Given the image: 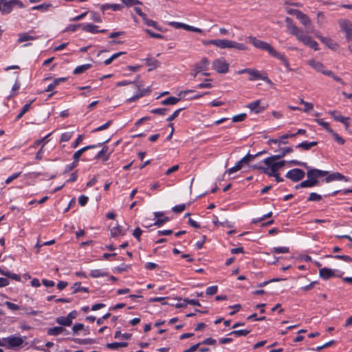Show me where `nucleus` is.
<instances>
[{"label":"nucleus","mask_w":352,"mask_h":352,"mask_svg":"<svg viewBox=\"0 0 352 352\" xmlns=\"http://www.w3.org/2000/svg\"><path fill=\"white\" fill-rule=\"evenodd\" d=\"M247 38L249 41V42L251 43L255 47L260 50L267 51L270 55L280 60L285 65L287 71L292 70V69L290 67L289 63L287 58L285 56V55L276 51L274 47L271 46L270 44H269L267 42L259 40L252 36H250Z\"/></svg>","instance_id":"obj_1"},{"label":"nucleus","mask_w":352,"mask_h":352,"mask_svg":"<svg viewBox=\"0 0 352 352\" xmlns=\"http://www.w3.org/2000/svg\"><path fill=\"white\" fill-rule=\"evenodd\" d=\"M279 160L278 156L272 155L265 158L263 162L267 166L266 175L268 176L273 175L276 173L279 169L285 165V161L281 160L276 162L275 161Z\"/></svg>","instance_id":"obj_2"},{"label":"nucleus","mask_w":352,"mask_h":352,"mask_svg":"<svg viewBox=\"0 0 352 352\" xmlns=\"http://www.w3.org/2000/svg\"><path fill=\"white\" fill-rule=\"evenodd\" d=\"M239 74H248L250 75L249 80L254 81L256 80H262L268 85H272V81L267 77L265 72L258 71L255 69L245 68L237 72Z\"/></svg>","instance_id":"obj_3"},{"label":"nucleus","mask_w":352,"mask_h":352,"mask_svg":"<svg viewBox=\"0 0 352 352\" xmlns=\"http://www.w3.org/2000/svg\"><path fill=\"white\" fill-rule=\"evenodd\" d=\"M289 163L291 165H293V166H302V167L305 168L307 170V178H309L310 180L313 181V182H314L316 184L318 185L319 181L318 179L319 178V177H318V174L317 173V168H311L310 166H309L307 165V164L306 162H300L296 160H291L289 162Z\"/></svg>","instance_id":"obj_4"},{"label":"nucleus","mask_w":352,"mask_h":352,"mask_svg":"<svg viewBox=\"0 0 352 352\" xmlns=\"http://www.w3.org/2000/svg\"><path fill=\"white\" fill-rule=\"evenodd\" d=\"M338 24L341 31L345 34L347 42H352V22L348 19H340Z\"/></svg>","instance_id":"obj_5"},{"label":"nucleus","mask_w":352,"mask_h":352,"mask_svg":"<svg viewBox=\"0 0 352 352\" xmlns=\"http://www.w3.org/2000/svg\"><path fill=\"white\" fill-rule=\"evenodd\" d=\"M209 64V60L206 57H203L199 63L195 64L194 67L191 69L190 75L193 76V78H196L199 72H205L208 69Z\"/></svg>","instance_id":"obj_6"},{"label":"nucleus","mask_w":352,"mask_h":352,"mask_svg":"<svg viewBox=\"0 0 352 352\" xmlns=\"http://www.w3.org/2000/svg\"><path fill=\"white\" fill-rule=\"evenodd\" d=\"M212 68L217 73L226 74L229 71V63L223 58H217L212 62Z\"/></svg>","instance_id":"obj_7"},{"label":"nucleus","mask_w":352,"mask_h":352,"mask_svg":"<svg viewBox=\"0 0 352 352\" xmlns=\"http://www.w3.org/2000/svg\"><path fill=\"white\" fill-rule=\"evenodd\" d=\"M305 175V173L300 168H294L289 170L285 175V177L292 182H297L302 180Z\"/></svg>","instance_id":"obj_8"},{"label":"nucleus","mask_w":352,"mask_h":352,"mask_svg":"<svg viewBox=\"0 0 352 352\" xmlns=\"http://www.w3.org/2000/svg\"><path fill=\"white\" fill-rule=\"evenodd\" d=\"M109 141V139L104 141L103 142H100V143H98V144H93V145H89V146H86L85 147H82L80 149L78 150L77 151H76L74 155H73V160L78 162H79V159L80 157H81L82 154L85 152L87 150H89V149H92V148H95L96 147H98V146H100L104 144H106L107 142H108Z\"/></svg>","instance_id":"obj_9"},{"label":"nucleus","mask_w":352,"mask_h":352,"mask_svg":"<svg viewBox=\"0 0 352 352\" xmlns=\"http://www.w3.org/2000/svg\"><path fill=\"white\" fill-rule=\"evenodd\" d=\"M297 39L300 41L304 45L309 46L316 51L318 50V43L313 40L311 36L305 34L304 32H302Z\"/></svg>","instance_id":"obj_10"},{"label":"nucleus","mask_w":352,"mask_h":352,"mask_svg":"<svg viewBox=\"0 0 352 352\" xmlns=\"http://www.w3.org/2000/svg\"><path fill=\"white\" fill-rule=\"evenodd\" d=\"M252 160V157H251V154L248 153L245 156H244L241 160H239L234 166L227 170V173L228 174H232L241 169L243 165L244 164H248L249 162Z\"/></svg>","instance_id":"obj_11"},{"label":"nucleus","mask_w":352,"mask_h":352,"mask_svg":"<svg viewBox=\"0 0 352 352\" xmlns=\"http://www.w3.org/2000/svg\"><path fill=\"white\" fill-rule=\"evenodd\" d=\"M285 23L287 29L290 31V33L293 35H295L297 38L303 32L302 29L298 28L296 25L294 24L293 20L291 18L286 17Z\"/></svg>","instance_id":"obj_12"},{"label":"nucleus","mask_w":352,"mask_h":352,"mask_svg":"<svg viewBox=\"0 0 352 352\" xmlns=\"http://www.w3.org/2000/svg\"><path fill=\"white\" fill-rule=\"evenodd\" d=\"M341 180L348 182L350 181V178L344 176V175L341 174L340 173L334 172L331 174L328 175L324 179V181L327 183H329V182H331L333 181H341Z\"/></svg>","instance_id":"obj_13"},{"label":"nucleus","mask_w":352,"mask_h":352,"mask_svg":"<svg viewBox=\"0 0 352 352\" xmlns=\"http://www.w3.org/2000/svg\"><path fill=\"white\" fill-rule=\"evenodd\" d=\"M289 138H294V135H293V133H287L280 136L279 138H278V139H270L267 142V144L268 145H272V144H278V146H279L280 144H287L288 142L287 141H285L284 140Z\"/></svg>","instance_id":"obj_14"},{"label":"nucleus","mask_w":352,"mask_h":352,"mask_svg":"<svg viewBox=\"0 0 352 352\" xmlns=\"http://www.w3.org/2000/svg\"><path fill=\"white\" fill-rule=\"evenodd\" d=\"M154 216L157 219L153 225L157 227H161L164 223L170 221V218L168 217H164V214L162 212H154Z\"/></svg>","instance_id":"obj_15"},{"label":"nucleus","mask_w":352,"mask_h":352,"mask_svg":"<svg viewBox=\"0 0 352 352\" xmlns=\"http://www.w3.org/2000/svg\"><path fill=\"white\" fill-rule=\"evenodd\" d=\"M138 88V90L140 91V92L137 94H135L133 95L132 97L129 98V99H127V102H134L135 100H137L138 99L147 95L148 94H149L151 92V89L150 87H147L146 89H140V86L141 85H136Z\"/></svg>","instance_id":"obj_16"},{"label":"nucleus","mask_w":352,"mask_h":352,"mask_svg":"<svg viewBox=\"0 0 352 352\" xmlns=\"http://www.w3.org/2000/svg\"><path fill=\"white\" fill-rule=\"evenodd\" d=\"M319 274H320V276L322 278H323L324 280H328L333 276H336V274H334L333 270H332L331 269H329V268H327V267H323V268L320 269ZM336 276L341 277L342 275H339V276L336 275Z\"/></svg>","instance_id":"obj_17"},{"label":"nucleus","mask_w":352,"mask_h":352,"mask_svg":"<svg viewBox=\"0 0 352 352\" xmlns=\"http://www.w3.org/2000/svg\"><path fill=\"white\" fill-rule=\"evenodd\" d=\"M210 43L221 49L230 48L231 46V41L227 39H212Z\"/></svg>","instance_id":"obj_18"},{"label":"nucleus","mask_w":352,"mask_h":352,"mask_svg":"<svg viewBox=\"0 0 352 352\" xmlns=\"http://www.w3.org/2000/svg\"><path fill=\"white\" fill-rule=\"evenodd\" d=\"M260 102H261L259 100H255L252 102L249 103L247 105V107L249 108L251 110V111H253L256 113H260L263 112L265 109V107L259 106Z\"/></svg>","instance_id":"obj_19"},{"label":"nucleus","mask_w":352,"mask_h":352,"mask_svg":"<svg viewBox=\"0 0 352 352\" xmlns=\"http://www.w3.org/2000/svg\"><path fill=\"white\" fill-rule=\"evenodd\" d=\"M9 344H10V349H14L16 347L20 346L23 342V340L21 337H16L14 336H9Z\"/></svg>","instance_id":"obj_20"},{"label":"nucleus","mask_w":352,"mask_h":352,"mask_svg":"<svg viewBox=\"0 0 352 352\" xmlns=\"http://www.w3.org/2000/svg\"><path fill=\"white\" fill-rule=\"evenodd\" d=\"M308 65L316 69L317 72H320L323 74V72H327V69H324V65L317 60H308Z\"/></svg>","instance_id":"obj_21"},{"label":"nucleus","mask_w":352,"mask_h":352,"mask_svg":"<svg viewBox=\"0 0 352 352\" xmlns=\"http://www.w3.org/2000/svg\"><path fill=\"white\" fill-rule=\"evenodd\" d=\"M109 151V147L107 146H103L101 151H100L97 155L95 156L94 159L98 160L100 158H103L104 161H107L109 159L111 153H107Z\"/></svg>","instance_id":"obj_22"},{"label":"nucleus","mask_w":352,"mask_h":352,"mask_svg":"<svg viewBox=\"0 0 352 352\" xmlns=\"http://www.w3.org/2000/svg\"><path fill=\"white\" fill-rule=\"evenodd\" d=\"M272 149L274 150V152H277L276 155H274V156H278V159L283 157L287 153H292L293 148L292 147H285V148H279L278 149H275L272 147Z\"/></svg>","instance_id":"obj_23"},{"label":"nucleus","mask_w":352,"mask_h":352,"mask_svg":"<svg viewBox=\"0 0 352 352\" xmlns=\"http://www.w3.org/2000/svg\"><path fill=\"white\" fill-rule=\"evenodd\" d=\"M318 145V142L313 141V142H307V141H303L301 143H299L296 146V148H301L304 151H308L311 147L315 146Z\"/></svg>","instance_id":"obj_24"},{"label":"nucleus","mask_w":352,"mask_h":352,"mask_svg":"<svg viewBox=\"0 0 352 352\" xmlns=\"http://www.w3.org/2000/svg\"><path fill=\"white\" fill-rule=\"evenodd\" d=\"M318 38L330 49L334 50L337 47V43L330 38L322 36H318Z\"/></svg>","instance_id":"obj_25"},{"label":"nucleus","mask_w":352,"mask_h":352,"mask_svg":"<svg viewBox=\"0 0 352 352\" xmlns=\"http://www.w3.org/2000/svg\"><path fill=\"white\" fill-rule=\"evenodd\" d=\"M146 65L149 66L150 68L148 69V72L152 71L155 68L159 66L160 62L158 60L154 58H146L145 59Z\"/></svg>","instance_id":"obj_26"},{"label":"nucleus","mask_w":352,"mask_h":352,"mask_svg":"<svg viewBox=\"0 0 352 352\" xmlns=\"http://www.w3.org/2000/svg\"><path fill=\"white\" fill-rule=\"evenodd\" d=\"M66 80L67 78L64 77L55 78L54 81L47 86V87L45 89V91H52L58 85Z\"/></svg>","instance_id":"obj_27"},{"label":"nucleus","mask_w":352,"mask_h":352,"mask_svg":"<svg viewBox=\"0 0 352 352\" xmlns=\"http://www.w3.org/2000/svg\"><path fill=\"white\" fill-rule=\"evenodd\" d=\"M65 331L63 327H54L47 329V335L49 336H58Z\"/></svg>","instance_id":"obj_28"},{"label":"nucleus","mask_w":352,"mask_h":352,"mask_svg":"<svg viewBox=\"0 0 352 352\" xmlns=\"http://www.w3.org/2000/svg\"><path fill=\"white\" fill-rule=\"evenodd\" d=\"M81 283L80 282H76L72 287V289H73V294H76L80 292H89V289L88 287H81Z\"/></svg>","instance_id":"obj_29"},{"label":"nucleus","mask_w":352,"mask_h":352,"mask_svg":"<svg viewBox=\"0 0 352 352\" xmlns=\"http://www.w3.org/2000/svg\"><path fill=\"white\" fill-rule=\"evenodd\" d=\"M109 275L108 272L103 270H92L90 272V276L92 278L104 277Z\"/></svg>","instance_id":"obj_30"},{"label":"nucleus","mask_w":352,"mask_h":352,"mask_svg":"<svg viewBox=\"0 0 352 352\" xmlns=\"http://www.w3.org/2000/svg\"><path fill=\"white\" fill-rule=\"evenodd\" d=\"M56 322L62 325L65 327H69L72 324V321L69 320L67 317L65 316H60L56 318Z\"/></svg>","instance_id":"obj_31"},{"label":"nucleus","mask_w":352,"mask_h":352,"mask_svg":"<svg viewBox=\"0 0 352 352\" xmlns=\"http://www.w3.org/2000/svg\"><path fill=\"white\" fill-rule=\"evenodd\" d=\"M91 67V64H85L82 65L77 66L74 72V74H80L87 71V69H90Z\"/></svg>","instance_id":"obj_32"},{"label":"nucleus","mask_w":352,"mask_h":352,"mask_svg":"<svg viewBox=\"0 0 352 352\" xmlns=\"http://www.w3.org/2000/svg\"><path fill=\"white\" fill-rule=\"evenodd\" d=\"M98 26L92 23L82 25V30L87 32L96 34L98 32Z\"/></svg>","instance_id":"obj_33"},{"label":"nucleus","mask_w":352,"mask_h":352,"mask_svg":"<svg viewBox=\"0 0 352 352\" xmlns=\"http://www.w3.org/2000/svg\"><path fill=\"white\" fill-rule=\"evenodd\" d=\"M297 19L301 22L305 27H309L311 25V20L309 18L302 12L300 13Z\"/></svg>","instance_id":"obj_34"},{"label":"nucleus","mask_w":352,"mask_h":352,"mask_svg":"<svg viewBox=\"0 0 352 352\" xmlns=\"http://www.w3.org/2000/svg\"><path fill=\"white\" fill-rule=\"evenodd\" d=\"M329 114L331 116V117L334 119V120L340 122H344L346 120V117H344L340 113L336 111H329L328 112Z\"/></svg>","instance_id":"obj_35"},{"label":"nucleus","mask_w":352,"mask_h":352,"mask_svg":"<svg viewBox=\"0 0 352 352\" xmlns=\"http://www.w3.org/2000/svg\"><path fill=\"white\" fill-rule=\"evenodd\" d=\"M2 13L3 14H9L12 10V3L11 0L8 1L2 2Z\"/></svg>","instance_id":"obj_36"},{"label":"nucleus","mask_w":352,"mask_h":352,"mask_svg":"<svg viewBox=\"0 0 352 352\" xmlns=\"http://www.w3.org/2000/svg\"><path fill=\"white\" fill-rule=\"evenodd\" d=\"M125 233L123 232L122 227L117 226L111 229V235L112 237H116L119 235H124Z\"/></svg>","instance_id":"obj_37"},{"label":"nucleus","mask_w":352,"mask_h":352,"mask_svg":"<svg viewBox=\"0 0 352 352\" xmlns=\"http://www.w3.org/2000/svg\"><path fill=\"white\" fill-rule=\"evenodd\" d=\"M251 332L250 329H239L232 331L229 335H234L235 337L246 336Z\"/></svg>","instance_id":"obj_38"},{"label":"nucleus","mask_w":352,"mask_h":352,"mask_svg":"<svg viewBox=\"0 0 352 352\" xmlns=\"http://www.w3.org/2000/svg\"><path fill=\"white\" fill-rule=\"evenodd\" d=\"M323 74L331 77L334 80L340 82L343 85H345V82L343 81V80L339 76H336L331 70H327V72H323Z\"/></svg>","instance_id":"obj_39"},{"label":"nucleus","mask_w":352,"mask_h":352,"mask_svg":"<svg viewBox=\"0 0 352 352\" xmlns=\"http://www.w3.org/2000/svg\"><path fill=\"white\" fill-rule=\"evenodd\" d=\"M230 48H234L241 51H245L248 49V46L241 43H237L236 41H231Z\"/></svg>","instance_id":"obj_40"},{"label":"nucleus","mask_w":352,"mask_h":352,"mask_svg":"<svg viewBox=\"0 0 352 352\" xmlns=\"http://www.w3.org/2000/svg\"><path fill=\"white\" fill-rule=\"evenodd\" d=\"M143 21L148 26L153 27L157 30L162 31V28L158 25L157 23L155 21L148 19L147 16L143 19Z\"/></svg>","instance_id":"obj_41"},{"label":"nucleus","mask_w":352,"mask_h":352,"mask_svg":"<svg viewBox=\"0 0 352 352\" xmlns=\"http://www.w3.org/2000/svg\"><path fill=\"white\" fill-rule=\"evenodd\" d=\"M128 346L127 342H112L107 344L106 346L110 349H118L120 347H126Z\"/></svg>","instance_id":"obj_42"},{"label":"nucleus","mask_w":352,"mask_h":352,"mask_svg":"<svg viewBox=\"0 0 352 352\" xmlns=\"http://www.w3.org/2000/svg\"><path fill=\"white\" fill-rule=\"evenodd\" d=\"M316 122L322 126L329 133L333 132V129L330 127L329 123L324 122L322 119H316Z\"/></svg>","instance_id":"obj_43"},{"label":"nucleus","mask_w":352,"mask_h":352,"mask_svg":"<svg viewBox=\"0 0 352 352\" xmlns=\"http://www.w3.org/2000/svg\"><path fill=\"white\" fill-rule=\"evenodd\" d=\"M52 7L51 3H42L38 6H33L32 8V10H41V11H47L50 8Z\"/></svg>","instance_id":"obj_44"},{"label":"nucleus","mask_w":352,"mask_h":352,"mask_svg":"<svg viewBox=\"0 0 352 352\" xmlns=\"http://www.w3.org/2000/svg\"><path fill=\"white\" fill-rule=\"evenodd\" d=\"M170 109L168 108H157L153 109L151 111V113L160 116H164Z\"/></svg>","instance_id":"obj_45"},{"label":"nucleus","mask_w":352,"mask_h":352,"mask_svg":"<svg viewBox=\"0 0 352 352\" xmlns=\"http://www.w3.org/2000/svg\"><path fill=\"white\" fill-rule=\"evenodd\" d=\"M329 133L331 134V135L333 138V140L336 141L340 145H343L345 143V140L338 135L336 131L333 130V132H330Z\"/></svg>","instance_id":"obj_46"},{"label":"nucleus","mask_w":352,"mask_h":352,"mask_svg":"<svg viewBox=\"0 0 352 352\" xmlns=\"http://www.w3.org/2000/svg\"><path fill=\"white\" fill-rule=\"evenodd\" d=\"M131 336H132L131 333H121V331L120 330L116 331L114 334L115 338H118L121 337L122 338H123L124 340H129V339H131Z\"/></svg>","instance_id":"obj_47"},{"label":"nucleus","mask_w":352,"mask_h":352,"mask_svg":"<svg viewBox=\"0 0 352 352\" xmlns=\"http://www.w3.org/2000/svg\"><path fill=\"white\" fill-rule=\"evenodd\" d=\"M126 7H131L135 5H142V3L139 0H120Z\"/></svg>","instance_id":"obj_48"},{"label":"nucleus","mask_w":352,"mask_h":352,"mask_svg":"<svg viewBox=\"0 0 352 352\" xmlns=\"http://www.w3.org/2000/svg\"><path fill=\"white\" fill-rule=\"evenodd\" d=\"M185 109L186 107H182L175 110L168 118H166V120L167 122H171L174 120L179 116V113Z\"/></svg>","instance_id":"obj_49"},{"label":"nucleus","mask_w":352,"mask_h":352,"mask_svg":"<svg viewBox=\"0 0 352 352\" xmlns=\"http://www.w3.org/2000/svg\"><path fill=\"white\" fill-rule=\"evenodd\" d=\"M321 199V195L317 194L316 192H311L307 198L308 201H320Z\"/></svg>","instance_id":"obj_50"},{"label":"nucleus","mask_w":352,"mask_h":352,"mask_svg":"<svg viewBox=\"0 0 352 352\" xmlns=\"http://www.w3.org/2000/svg\"><path fill=\"white\" fill-rule=\"evenodd\" d=\"M113 121L112 120H109L107 121L105 124L94 129V130H92V133H96V132H98V131H102V130H104L107 128H109L111 124H112Z\"/></svg>","instance_id":"obj_51"},{"label":"nucleus","mask_w":352,"mask_h":352,"mask_svg":"<svg viewBox=\"0 0 352 352\" xmlns=\"http://www.w3.org/2000/svg\"><path fill=\"white\" fill-rule=\"evenodd\" d=\"M6 277H8L12 280H14L16 281H20L21 280V276L19 274L12 273L9 271H6L5 274L3 275Z\"/></svg>","instance_id":"obj_52"},{"label":"nucleus","mask_w":352,"mask_h":352,"mask_svg":"<svg viewBox=\"0 0 352 352\" xmlns=\"http://www.w3.org/2000/svg\"><path fill=\"white\" fill-rule=\"evenodd\" d=\"M34 39H35V37L30 36L28 34L25 33V34H21L19 36V38L18 39V42L19 43H23V42H25V41H27L34 40Z\"/></svg>","instance_id":"obj_53"},{"label":"nucleus","mask_w":352,"mask_h":352,"mask_svg":"<svg viewBox=\"0 0 352 352\" xmlns=\"http://www.w3.org/2000/svg\"><path fill=\"white\" fill-rule=\"evenodd\" d=\"M78 163L75 162L74 160L69 164L65 166V170L63 174H67L69 172L72 171L74 168H75L78 166Z\"/></svg>","instance_id":"obj_54"},{"label":"nucleus","mask_w":352,"mask_h":352,"mask_svg":"<svg viewBox=\"0 0 352 352\" xmlns=\"http://www.w3.org/2000/svg\"><path fill=\"white\" fill-rule=\"evenodd\" d=\"M289 251V249L287 247H275L273 248V252L276 254H285Z\"/></svg>","instance_id":"obj_55"},{"label":"nucleus","mask_w":352,"mask_h":352,"mask_svg":"<svg viewBox=\"0 0 352 352\" xmlns=\"http://www.w3.org/2000/svg\"><path fill=\"white\" fill-rule=\"evenodd\" d=\"M329 257L343 260L345 262H352V258L348 255H329Z\"/></svg>","instance_id":"obj_56"},{"label":"nucleus","mask_w":352,"mask_h":352,"mask_svg":"<svg viewBox=\"0 0 352 352\" xmlns=\"http://www.w3.org/2000/svg\"><path fill=\"white\" fill-rule=\"evenodd\" d=\"M247 118V114L245 113H240L239 115H236L232 117L233 122H239L243 121Z\"/></svg>","instance_id":"obj_57"},{"label":"nucleus","mask_w":352,"mask_h":352,"mask_svg":"<svg viewBox=\"0 0 352 352\" xmlns=\"http://www.w3.org/2000/svg\"><path fill=\"white\" fill-rule=\"evenodd\" d=\"M186 25V24H185V23H180V22H175V21H171V22L168 23V25H170L175 29L182 28V29L185 30Z\"/></svg>","instance_id":"obj_58"},{"label":"nucleus","mask_w":352,"mask_h":352,"mask_svg":"<svg viewBox=\"0 0 352 352\" xmlns=\"http://www.w3.org/2000/svg\"><path fill=\"white\" fill-rule=\"evenodd\" d=\"M80 27L82 28V24H70L65 29L64 32H75Z\"/></svg>","instance_id":"obj_59"},{"label":"nucleus","mask_w":352,"mask_h":352,"mask_svg":"<svg viewBox=\"0 0 352 352\" xmlns=\"http://www.w3.org/2000/svg\"><path fill=\"white\" fill-rule=\"evenodd\" d=\"M131 268V266L130 265H124V264H122V265L120 266H118L115 268L114 271L115 272H119V273H121L122 272H126L128 271L129 270H130Z\"/></svg>","instance_id":"obj_60"},{"label":"nucleus","mask_w":352,"mask_h":352,"mask_svg":"<svg viewBox=\"0 0 352 352\" xmlns=\"http://www.w3.org/2000/svg\"><path fill=\"white\" fill-rule=\"evenodd\" d=\"M186 204L176 205L172 208V211L175 213H180L186 209Z\"/></svg>","instance_id":"obj_61"},{"label":"nucleus","mask_w":352,"mask_h":352,"mask_svg":"<svg viewBox=\"0 0 352 352\" xmlns=\"http://www.w3.org/2000/svg\"><path fill=\"white\" fill-rule=\"evenodd\" d=\"M218 287L217 285H213L207 287L206 294L208 296H212L215 294L217 292Z\"/></svg>","instance_id":"obj_62"},{"label":"nucleus","mask_w":352,"mask_h":352,"mask_svg":"<svg viewBox=\"0 0 352 352\" xmlns=\"http://www.w3.org/2000/svg\"><path fill=\"white\" fill-rule=\"evenodd\" d=\"M4 304L5 305L7 306L8 309L12 311H16L21 309L18 305L11 302L10 301H6Z\"/></svg>","instance_id":"obj_63"},{"label":"nucleus","mask_w":352,"mask_h":352,"mask_svg":"<svg viewBox=\"0 0 352 352\" xmlns=\"http://www.w3.org/2000/svg\"><path fill=\"white\" fill-rule=\"evenodd\" d=\"M142 234V230L140 229V228L139 227H137L133 232V236L138 241H140L141 240V235Z\"/></svg>","instance_id":"obj_64"}]
</instances>
